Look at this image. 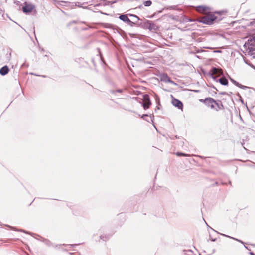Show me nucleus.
<instances>
[{
    "label": "nucleus",
    "mask_w": 255,
    "mask_h": 255,
    "mask_svg": "<svg viewBox=\"0 0 255 255\" xmlns=\"http://www.w3.org/2000/svg\"><path fill=\"white\" fill-rule=\"evenodd\" d=\"M200 101L217 111L224 109V107L220 100L216 101L212 98H207L205 99H200Z\"/></svg>",
    "instance_id": "1"
},
{
    "label": "nucleus",
    "mask_w": 255,
    "mask_h": 255,
    "mask_svg": "<svg viewBox=\"0 0 255 255\" xmlns=\"http://www.w3.org/2000/svg\"><path fill=\"white\" fill-rule=\"evenodd\" d=\"M197 11L198 12L206 14V16H213L214 14H218L219 15L226 14L227 13L226 10H222L219 11L211 12V10L209 7L199 6L197 7Z\"/></svg>",
    "instance_id": "2"
},
{
    "label": "nucleus",
    "mask_w": 255,
    "mask_h": 255,
    "mask_svg": "<svg viewBox=\"0 0 255 255\" xmlns=\"http://www.w3.org/2000/svg\"><path fill=\"white\" fill-rule=\"evenodd\" d=\"M35 10V5L30 2H25L24 6L22 7V10L26 14H29L31 12L34 11Z\"/></svg>",
    "instance_id": "3"
},
{
    "label": "nucleus",
    "mask_w": 255,
    "mask_h": 255,
    "mask_svg": "<svg viewBox=\"0 0 255 255\" xmlns=\"http://www.w3.org/2000/svg\"><path fill=\"white\" fill-rule=\"evenodd\" d=\"M216 17H200L198 20L203 23L206 24H211L216 19Z\"/></svg>",
    "instance_id": "4"
},
{
    "label": "nucleus",
    "mask_w": 255,
    "mask_h": 255,
    "mask_svg": "<svg viewBox=\"0 0 255 255\" xmlns=\"http://www.w3.org/2000/svg\"><path fill=\"white\" fill-rule=\"evenodd\" d=\"M151 105V102L150 100L149 96L148 95H145L143 97V107L144 109H147L149 108Z\"/></svg>",
    "instance_id": "5"
},
{
    "label": "nucleus",
    "mask_w": 255,
    "mask_h": 255,
    "mask_svg": "<svg viewBox=\"0 0 255 255\" xmlns=\"http://www.w3.org/2000/svg\"><path fill=\"white\" fill-rule=\"evenodd\" d=\"M172 104L175 107H177L179 109L183 111V103L178 99L174 98L172 96Z\"/></svg>",
    "instance_id": "6"
},
{
    "label": "nucleus",
    "mask_w": 255,
    "mask_h": 255,
    "mask_svg": "<svg viewBox=\"0 0 255 255\" xmlns=\"http://www.w3.org/2000/svg\"><path fill=\"white\" fill-rule=\"evenodd\" d=\"M132 18L130 20V25H132L133 24L141 25L142 24V20H140L139 18V17H132Z\"/></svg>",
    "instance_id": "7"
},
{
    "label": "nucleus",
    "mask_w": 255,
    "mask_h": 255,
    "mask_svg": "<svg viewBox=\"0 0 255 255\" xmlns=\"http://www.w3.org/2000/svg\"><path fill=\"white\" fill-rule=\"evenodd\" d=\"M9 71L7 66H4L0 69V74L1 75H5L7 74Z\"/></svg>",
    "instance_id": "8"
},
{
    "label": "nucleus",
    "mask_w": 255,
    "mask_h": 255,
    "mask_svg": "<svg viewBox=\"0 0 255 255\" xmlns=\"http://www.w3.org/2000/svg\"><path fill=\"white\" fill-rule=\"evenodd\" d=\"M211 73L212 75L220 76L222 73V72L221 69L213 68L211 70Z\"/></svg>",
    "instance_id": "9"
},
{
    "label": "nucleus",
    "mask_w": 255,
    "mask_h": 255,
    "mask_svg": "<svg viewBox=\"0 0 255 255\" xmlns=\"http://www.w3.org/2000/svg\"><path fill=\"white\" fill-rule=\"evenodd\" d=\"M220 83L223 85H227L228 84V80L225 77H222L219 79Z\"/></svg>",
    "instance_id": "10"
},
{
    "label": "nucleus",
    "mask_w": 255,
    "mask_h": 255,
    "mask_svg": "<svg viewBox=\"0 0 255 255\" xmlns=\"http://www.w3.org/2000/svg\"><path fill=\"white\" fill-rule=\"evenodd\" d=\"M119 18L123 21L128 23L130 25V20L128 18V17H119Z\"/></svg>",
    "instance_id": "11"
},
{
    "label": "nucleus",
    "mask_w": 255,
    "mask_h": 255,
    "mask_svg": "<svg viewBox=\"0 0 255 255\" xmlns=\"http://www.w3.org/2000/svg\"><path fill=\"white\" fill-rule=\"evenodd\" d=\"M175 154L177 156H185V157H189V156H190V155H189V154L183 153H181V152H176L175 153Z\"/></svg>",
    "instance_id": "12"
},
{
    "label": "nucleus",
    "mask_w": 255,
    "mask_h": 255,
    "mask_svg": "<svg viewBox=\"0 0 255 255\" xmlns=\"http://www.w3.org/2000/svg\"><path fill=\"white\" fill-rule=\"evenodd\" d=\"M152 2L150 0H147L144 2V4L145 6H149L151 5Z\"/></svg>",
    "instance_id": "13"
},
{
    "label": "nucleus",
    "mask_w": 255,
    "mask_h": 255,
    "mask_svg": "<svg viewBox=\"0 0 255 255\" xmlns=\"http://www.w3.org/2000/svg\"><path fill=\"white\" fill-rule=\"evenodd\" d=\"M120 16H136L135 15H134L133 14H121L120 15Z\"/></svg>",
    "instance_id": "14"
},
{
    "label": "nucleus",
    "mask_w": 255,
    "mask_h": 255,
    "mask_svg": "<svg viewBox=\"0 0 255 255\" xmlns=\"http://www.w3.org/2000/svg\"><path fill=\"white\" fill-rule=\"evenodd\" d=\"M78 245H80V244H70V245H68V246H69L70 247H74L75 246Z\"/></svg>",
    "instance_id": "15"
},
{
    "label": "nucleus",
    "mask_w": 255,
    "mask_h": 255,
    "mask_svg": "<svg viewBox=\"0 0 255 255\" xmlns=\"http://www.w3.org/2000/svg\"><path fill=\"white\" fill-rule=\"evenodd\" d=\"M14 3L15 5L19 6L20 5V2L18 1H14Z\"/></svg>",
    "instance_id": "16"
},
{
    "label": "nucleus",
    "mask_w": 255,
    "mask_h": 255,
    "mask_svg": "<svg viewBox=\"0 0 255 255\" xmlns=\"http://www.w3.org/2000/svg\"><path fill=\"white\" fill-rule=\"evenodd\" d=\"M188 17H186L187 18H186V20H185L186 22V21H192L191 19L188 18Z\"/></svg>",
    "instance_id": "17"
},
{
    "label": "nucleus",
    "mask_w": 255,
    "mask_h": 255,
    "mask_svg": "<svg viewBox=\"0 0 255 255\" xmlns=\"http://www.w3.org/2000/svg\"><path fill=\"white\" fill-rule=\"evenodd\" d=\"M163 77H165V78H168V76H167V75L166 74H163Z\"/></svg>",
    "instance_id": "18"
},
{
    "label": "nucleus",
    "mask_w": 255,
    "mask_h": 255,
    "mask_svg": "<svg viewBox=\"0 0 255 255\" xmlns=\"http://www.w3.org/2000/svg\"><path fill=\"white\" fill-rule=\"evenodd\" d=\"M251 255H255V254L252 252L250 253Z\"/></svg>",
    "instance_id": "19"
}]
</instances>
